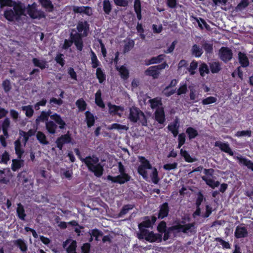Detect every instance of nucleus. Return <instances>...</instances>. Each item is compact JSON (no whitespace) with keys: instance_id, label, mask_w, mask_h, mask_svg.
Wrapping results in <instances>:
<instances>
[{"instance_id":"79ce46f5","label":"nucleus","mask_w":253,"mask_h":253,"mask_svg":"<svg viewBox=\"0 0 253 253\" xmlns=\"http://www.w3.org/2000/svg\"><path fill=\"white\" fill-rule=\"evenodd\" d=\"M180 154L181 157H182L184 160L188 163H192L195 162V159L191 157L188 152L182 149H181Z\"/></svg>"},{"instance_id":"ddd939ff","label":"nucleus","mask_w":253,"mask_h":253,"mask_svg":"<svg viewBox=\"0 0 253 253\" xmlns=\"http://www.w3.org/2000/svg\"><path fill=\"white\" fill-rule=\"evenodd\" d=\"M12 6H13V10L16 15L15 20L19 21L21 16L25 15V7L21 2H17L15 1L13 2Z\"/></svg>"},{"instance_id":"6e6d98bb","label":"nucleus","mask_w":253,"mask_h":253,"mask_svg":"<svg viewBox=\"0 0 253 253\" xmlns=\"http://www.w3.org/2000/svg\"><path fill=\"white\" fill-rule=\"evenodd\" d=\"M157 229L159 233H163V232H165L167 230L166 222L164 220L161 221L158 224Z\"/></svg>"},{"instance_id":"338daca9","label":"nucleus","mask_w":253,"mask_h":253,"mask_svg":"<svg viewBox=\"0 0 253 253\" xmlns=\"http://www.w3.org/2000/svg\"><path fill=\"white\" fill-rule=\"evenodd\" d=\"M198 67V63L195 60H193L190 63V67L188 69L189 72L191 74L194 73V70L197 69Z\"/></svg>"},{"instance_id":"8fccbe9b","label":"nucleus","mask_w":253,"mask_h":253,"mask_svg":"<svg viewBox=\"0 0 253 253\" xmlns=\"http://www.w3.org/2000/svg\"><path fill=\"white\" fill-rule=\"evenodd\" d=\"M77 247V242L76 240H72L71 244L66 249L67 253H77L76 249Z\"/></svg>"},{"instance_id":"6e6552de","label":"nucleus","mask_w":253,"mask_h":253,"mask_svg":"<svg viewBox=\"0 0 253 253\" xmlns=\"http://www.w3.org/2000/svg\"><path fill=\"white\" fill-rule=\"evenodd\" d=\"M168 66L166 62H164L160 65L151 66L146 70L145 74L153 77L154 79H157L159 75L160 71L165 69Z\"/></svg>"},{"instance_id":"0eeeda50","label":"nucleus","mask_w":253,"mask_h":253,"mask_svg":"<svg viewBox=\"0 0 253 253\" xmlns=\"http://www.w3.org/2000/svg\"><path fill=\"white\" fill-rule=\"evenodd\" d=\"M73 138L72 137V134L70 133V131H68L66 134H62L60 136L58 137L55 143L56 144V147L60 150H62L63 146L65 144L72 143Z\"/></svg>"},{"instance_id":"f03ea898","label":"nucleus","mask_w":253,"mask_h":253,"mask_svg":"<svg viewBox=\"0 0 253 253\" xmlns=\"http://www.w3.org/2000/svg\"><path fill=\"white\" fill-rule=\"evenodd\" d=\"M81 37V36L79 33H76L75 34H73L71 33L70 34L71 40H65L62 48L67 50L74 43L78 51H82L84 47V42Z\"/></svg>"},{"instance_id":"4be33fe9","label":"nucleus","mask_w":253,"mask_h":253,"mask_svg":"<svg viewBox=\"0 0 253 253\" xmlns=\"http://www.w3.org/2000/svg\"><path fill=\"white\" fill-rule=\"evenodd\" d=\"M45 128L49 134L53 135L56 133L57 126L53 121H49L45 123Z\"/></svg>"},{"instance_id":"c03bdc74","label":"nucleus","mask_w":253,"mask_h":253,"mask_svg":"<svg viewBox=\"0 0 253 253\" xmlns=\"http://www.w3.org/2000/svg\"><path fill=\"white\" fill-rule=\"evenodd\" d=\"M186 133L189 139L195 138L198 135L197 130L192 127H188L186 130Z\"/></svg>"},{"instance_id":"7ed1b4c3","label":"nucleus","mask_w":253,"mask_h":253,"mask_svg":"<svg viewBox=\"0 0 253 253\" xmlns=\"http://www.w3.org/2000/svg\"><path fill=\"white\" fill-rule=\"evenodd\" d=\"M138 238L139 240L145 239L150 243H161L162 241V235L160 233H154L153 231L148 230H142L138 234Z\"/></svg>"},{"instance_id":"f257e3e1","label":"nucleus","mask_w":253,"mask_h":253,"mask_svg":"<svg viewBox=\"0 0 253 253\" xmlns=\"http://www.w3.org/2000/svg\"><path fill=\"white\" fill-rule=\"evenodd\" d=\"M74 151L78 158L85 164L89 171L93 173L97 177H100L102 175L104 169L103 166L99 163L98 157L93 155L92 156H88L83 158L78 148H75Z\"/></svg>"},{"instance_id":"39448f33","label":"nucleus","mask_w":253,"mask_h":253,"mask_svg":"<svg viewBox=\"0 0 253 253\" xmlns=\"http://www.w3.org/2000/svg\"><path fill=\"white\" fill-rule=\"evenodd\" d=\"M28 14L32 19H42L45 17L44 12L42 10H38L36 4L34 2L32 4H28L27 7Z\"/></svg>"},{"instance_id":"a19ab883","label":"nucleus","mask_w":253,"mask_h":253,"mask_svg":"<svg viewBox=\"0 0 253 253\" xmlns=\"http://www.w3.org/2000/svg\"><path fill=\"white\" fill-rule=\"evenodd\" d=\"M91 55V66L92 68H97L98 67L100 66V62L97 59V57L95 54V53L91 50L90 51Z\"/></svg>"},{"instance_id":"9d476101","label":"nucleus","mask_w":253,"mask_h":253,"mask_svg":"<svg viewBox=\"0 0 253 253\" xmlns=\"http://www.w3.org/2000/svg\"><path fill=\"white\" fill-rule=\"evenodd\" d=\"M157 219V218L154 215L144 216L143 221L138 224L140 232H141L142 230H146L145 229V228H152Z\"/></svg>"},{"instance_id":"473e14b6","label":"nucleus","mask_w":253,"mask_h":253,"mask_svg":"<svg viewBox=\"0 0 253 253\" xmlns=\"http://www.w3.org/2000/svg\"><path fill=\"white\" fill-rule=\"evenodd\" d=\"M238 57L239 62L242 67H247L249 66V59L245 53L239 52L238 53Z\"/></svg>"},{"instance_id":"e2e57ef3","label":"nucleus","mask_w":253,"mask_h":253,"mask_svg":"<svg viewBox=\"0 0 253 253\" xmlns=\"http://www.w3.org/2000/svg\"><path fill=\"white\" fill-rule=\"evenodd\" d=\"M236 135L238 137L246 136L250 137L251 136V131L249 130L238 131L237 132Z\"/></svg>"},{"instance_id":"3c124183","label":"nucleus","mask_w":253,"mask_h":253,"mask_svg":"<svg viewBox=\"0 0 253 253\" xmlns=\"http://www.w3.org/2000/svg\"><path fill=\"white\" fill-rule=\"evenodd\" d=\"M249 4V0H241L239 3L237 5L235 9L237 11H242L248 6Z\"/></svg>"},{"instance_id":"aec40b11","label":"nucleus","mask_w":253,"mask_h":253,"mask_svg":"<svg viewBox=\"0 0 253 253\" xmlns=\"http://www.w3.org/2000/svg\"><path fill=\"white\" fill-rule=\"evenodd\" d=\"M14 147L15 154L17 156V158L21 159L24 153V150L21 148V143L19 139H17L14 142Z\"/></svg>"},{"instance_id":"1a4fd4ad","label":"nucleus","mask_w":253,"mask_h":253,"mask_svg":"<svg viewBox=\"0 0 253 253\" xmlns=\"http://www.w3.org/2000/svg\"><path fill=\"white\" fill-rule=\"evenodd\" d=\"M107 179L108 180L111 181L113 183L123 184L129 181L131 179V177L128 173H125L120 174L116 176L108 175L107 176Z\"/></svg>"},{"instance_id":"f3484780","label":"nucleus","mask_w":253,"mask_h":253,"mask_svg":"<svg viewBox=\"0 0 253 253\" xmlns=\"http://www.w3.org/2000/svg\"><path fill=\"white\" fill-rule=\"evenodd\" d=\"M214 146L219 147L220 150L226 153H228L231 156L234 155L233 152L231 149L229 145L227 143H223L219 141L215 142Z\"/></svg>"},{"instance_id":"de8ad7c7","label":"nucleus","mask_w":253,"mask_h":253,"mask_svg":"<svg viewBox=\"0 0 253 253\" xmlns=\"http://www.w3.org/2000/svg\"><path fill=\"white\" fill-rule=\"evenodd\" d=\"M152 169L153 171L150 174V177L152 179L153 183H154L155 184H157L159 183L160 181V178L158 176V171L156 168H154Z\"/></svg>"},{"instance_id":"423d86ee","label":"nucleus","mask_w":253,"mask_h":253,"mask_svg":"<svg viewBox=\"0 0 253 253\" xmlns=\"http://www.w3.org/2000/svg\"><path fill=\"white\" fill-rule=\"evenodd\" d=\"M129 119L130 121L133 123L141 124L142 126H146L147 125V120L143 112H129Z\"/></svg>"},{"instance_id":"b1692460","label":"nucleus","mask_w":253,"mask_h":253,"mask_svg":"<svg viewBox=\"0 0 253 253\" xmlns=\"http://www.w3.org/2000/svg\"><path fill=\"white\" fill-rule=\"evenodd\" d=\"M134 10L136 14L137 19L139 20L142 19V8L141 3L140 0H134Z\"/></svg>"},{"instance_id":"cd10ccee","label":"nucleus","mask_w":253,"mask_h":253,"mask_svg":"<svg viewBox=\"0 0 253 253\" xmlns=\"http://www.w3.org/2000/svg\"><path fill=\"white\" fill-rule=\"evenodd\" d=\"M236 159L239 161V164L246 166L248 169L253 171V163L251 161L245 158L239 156H237Z\"/></svg>"},{"instance_id":"412c9836","label":"nucleus","mask_w":253,"mask_h":253,"mask_svg":"<svg viewBox=\"0 0 253 253\" xmlns=\"http://www.w3.org/2000/svg\"><path fill=\"white\" fill-rule=\"evenodd\" d=\"M165 57V55L164 54H160L156 57H152L149 60L145 61V64L148 66L151 64L160 63L164 60Z\"/></svg>"},{"instance_id":"dca6fc26","label":"nucleus","mask_w":253,"mask_h":253,"mask_svg":"<svg viewBox=\"0 0 253 253\" xmlns=\"http://www.w3.org/2000/svg\"><path fill=\"white\" fill-rule=\"evenodd\" d=\"M151 108L155 111H164L161 98L156 97L149 100Z\"/></svg>"},{"instance_id":"2eb2a0df","label":"nucleus","mask_w":253,"mask_h":253,"mask_svg":"<svg viewBox=\"0 0 253 253\" xmlns=\"http://www.w3.org/2000/svg\"><path fill=\"white\" fill-rule=\"evenodd\" d=\"M169 211V208L167 202L164 203L160 206L159 211L158 214L159 219H164L167 217Z\"/></svg>"},{"instance_id":"4d7b16f0","label":"nucleus","mask_w":253,"mask_h":253,"mask_svg":"<svg viewBox=\"0 0 253 253\" xmlns=\"http://www.w3.org/2000/svg\"><path fill=\"white\" fill-rule=\"evenodd\" d=\"M2 86L5 92H9L11 88L10 81L7 79L3 81Z\"/></svg>"},{"instance_id":"774afa93","label":"nucleus","mask_w":253,"mask_h":253,"mask_svg":"<svg viewBox=\"0 0 253 253\" xmlns=\"http://www.w3.org/2000/svg\"><path fill=\"white\" fill-rule=\"evenodd\" d=\"M68 73L70 75L71 79L76 81L77 80V75L74 68L72 67H69L68 69Z\"/></svg>"},{"instance_id":"72a5a7b5","label":"nucleus","mask_w":253,"mask_h":253,"mask_svg":"<svg viewBox=\"0 0 253 253\" xmlns=\"http://www.w3.org/2000/svg\"><path fill=\"white\" fill-rule=\"evenodd\" d=\"M32 61L35 66L39 67L42 70L47 67L46 62L44 60H40L38 58H33Z\"/></svg>"},{"instance_id":"58836bf2","label":"nucleus","mask_w":253,"mask_h":253,"mask_svg":"<svg viewBox=\"0 0 253 253\" xmlns=\"http://www.w3.org/2000/svg\"><path fill=\"white\" fill-rule=\"evenodd\" d=\"M103 10L104 13L109 15L111 12L112 6L109 0H103L102 2Z\"/></svg>"},{"instance_id":"603ef678","label":"nucleus","mask_w":253,"mask_h":253,"mask_svg":"<svg viewBox=\"0 0 253 253\" xmlns=\"http://www.w3.org/2000/svg\"><path fill=\"white\" fill-rule=\"evenodd\" d=\"M174 223L176 224L169 227V230L171 231L172 232L176 231L177 233L181 232L182 225L180 224L179 221H175Z\"/></svg>"},{"instance_id":"5701e85b","label":"nucleus","mask_w":253,"mask_h":253,"mask_svg":"<svg viewBox=\"0 0 253 253\" xmlns=\"http://www.w3.org/2000/svg\"><path fill=\"white\" fill-rule=\"evenodd\" d=\"M178 123L177 120L171 123L168 126V128L173 134L174 137H176L178 134Z\"/></svg>"},{"instance_id":"4468645a","label":"nucleus","mask_w":253,"mask_h":253,"mask_svg":"<svg viewBox=\"0 0 253 253\" xmlns=\"http://www.w3.org/2000/svg\"><path fill=\"white\" fill-rule=\"evenodd\" d=\"M213 171V169H207V184L212 188L217 187L220 184V182L216 180L215 176L212 175Z\"/></svg>"},{"instance_id":"ea45409f","label":"nucleus","mask_w":253,"mask_h":253,"mask_svg":"<svg viewBox=\"0 0 253 253\" xmlns=\"http://www.w3.org/2000/svg\"><path fill=\"white\" fill-rule=\"evenodd\" d=\"M95 102L96 104L101 108L105 107L104 103L101 98V92L100 90H98L95 93Z\"/></svg>"},{"instance_id":"6ab92c4d","label":"nucleus","mask_w":253,"mask_h":253,"mask_svg":"<svg viewBox=\"0 0 253 253\" xmlns=\"http://www.w3.org/2000/svg\"><path fill=\"white\" fill-rule=\"evenodd\" d=\"M12 162L11 168L13 171H17L24 165V161L22 158L13 159Z\"/></svg>"},{"instance_id":"f704fd0d","label":"nucleus","mask_w":253,"mask_h":253,"mask_svg":"<svg viewBox=\"0 0 253 253\" xmlns=\"http://www.w3.org/2000/svg\"><path fill=\"white\" fill-rule=\"evenodd\" d=\"M96 76L100 84H102L106 80V75L103 70L100 67L96 69Z\"/></svg>"},{"instance_id":"c85d7f7f","label":"nucleus","mask_w":253,"mask_h":253,"mask_svg":"<svg viewBox=\"0 0 253 253\" xmlns=\"http://www.w3.org/2000/svg\"><path fill=\"white\" fill-rule=\"evenodd\" d=\"M52 112H42L41 114L36 119V123L37 125L40 122L48 121L49 116L51 114Z\"/></svg>"},{"instance_id":"e433bc0d","label":"nucleus","mask_w":253,"mask_h":253,"mask_svg":"<svg viewBox=\"0 0 253 253\" xmlns=\"http://www.w3.org/2000/svg\"><path fill=\"white\" fill-rule=\"evenodd\" d=\"M4 17L9 21L12 22L15 20L16 15L11 9H7L4 12Z\"/></svg>"},{"instance_id":"393cba45","label":"nucleus","mask_w":253,"mask_h":253,"mask_svg":"<svg viewBox=\"0 0 253 253\" xmlns=\"http://www.w3.org/2000/svg\"><path fill=\"white\" fill-rule=\"evenodd\" d=\"M50 118L54 120L55 122L59 125V127L61 129H64L66 126V123L61 118L60 115L57 114H54L51 115Z\"/></svg>"},{"instance_id":"20e7f679","label":"nucleus","mask_w":253,"mask_h":253,"mask_svg":"<svg viewBox=\"0 0 253 253\" xmlns=\"http://www.w3.org/2000/svg\"><path fill=\"white\" fill-rule=\"evenodd\" d=\"M138 160L141 164L137 168V172L144 179H146L148 178L147 169H152V166L150 162L144 156H139Z\"/></svg>"},{"instance_id":"a211bd4d","label":"nucleus","mask_w":253,"mask_h":253,"mask_svg":"<svg viewBox=\"0 0 253 253\" xmlns=\"http://www.w3.org/2000/svg\"><path fill=\"white\" fill-rule=\"evenodd\" d=\"M248 232L245 227L238 226L236 228L235 236L237 238H245L247 236Z\"/></svg>"},{"instance_id":"13d9d810","label":"nucleus","mask_w":253,"mask_h":253,"mask_svg":"<svg viewBox=\"0 0 253 253\" xmlns=\"http://www.w3.org/2000/svg\"><path fill=\"white\" fill-rule=\"evenodd\" d=\"M90 234L91 236H93L95 238V240L96 241L98 240V238L99 236H101L103 235V233L102 231L97 229H94L91 230V232Z\"/></svg>"},{"instance_id":"7c9ffc66","label":"nucleus","mask_w":253,"mask_h":253,"mask_svg":"<svg viewBox=\"0 0 253 253\" xmlns=\"http://www.w3.org/2000/svg\"><path fill=\"white\" fill-rule=\"evenodd\" d=\"M165 112H155V119L159 124L163 125L166 122Z\"/></svg>"},{"instance_id":"a878e982","label":"nucleus","mask_w":253,"mask_h":253,"mask_svg":"<svg viewBox=\"0 0 253 253\" xmlns=\"http://www.w3.org/2000/svg\"><path fill=\"white\" fill-rule=\"evenodd\" d=\"M16 215L20 219L23 221L25 220L26 214L23 206L20 203L17 204Z\"/></svg>"},{"instance_id":"0e129e2a","label":"nucleus","mask_w":253,"mask_h":253,"mask_svg":"<svg viewBox=\"0 0 253 253\" xmlns=\"http://www.w3.org/2000/svg\"><path fill=\"white\" fill-rule=\"evenodd\" d=\"M177 167V163L174 162L172 164H167L164 165V169L165 170H170L171 169H175Z\"/></svg>"},{"instance_id":"4c0bfd02","label":"nucleus","mask_w":253,"mask_h":253,"mask_svg":"<svg viewBox=\"0 0 253 253\" xmlns=\"http://www.w3.org/2000/svg\"><path fill=\"white\" fill-rule=\"evenodd\" d=\"M117 69L119 72L121 77L124 80H126L129 77V71L128 69L124 65L121 66Z\"/></svg>"},{"instance_id":"c756f323","label":"nucleus","mask_w":253,"mask_h":253,"mask_svg":"<svg viewBox=\"0 0 253 253\" xmlns=\"http://www.w3.org/2000/svg\"><path fill=\"white\" fill-rule=\"evenodd\" d=\"M14 243L17 247H18L21 251L23 253H26L28 247L25 241L21 239H18L14 241Z\"/></svg>"},{"instance_id":"c9c22d12","label":"nucleus","mask_w":253,"mask_h":253,"mask_svg":"<svg viewBox=\"0 0 253 253\" xmlns=\"http://www.w3.org/2000/svg\"><path fill=\"white\" fill-rule=\"evenodd\" d=\"M39 1L42 7L48 9L49 12L52 11L54 7L50 0H39Z\"/></svg>"},{"instance_id":"9b49d317","label":"nucleus","mask_w":253,"mask_h":253,"mask_svg":"<svg viewBox=\"0 0 253 253\" xmlns=\"http://www.w3.org/2000/svg\"><path fill=\"white\" fill-rule=\"evenodd\" d=\"M218 56L222 61L226 63L232 59L233 52L229 47H222L219 50Z\"/></svg>"},{"instance_id":"bb28decb","label":"nucleus","mask_w":253,"mask_h":253,"mask_svg":"<svg viewBox=\"0 0 253 253\" xmlns=\"http://www.w3.org/2000/svg\"><path fill=\"white\" fill-rule=\"evenodd\" d=\"M210 69L212 73H217L221 69V64L219 61H213L209 63Z\"/></svg>"},{"instance_id":"49530a36","label":"nucleus","mask_w":253,"mask_h":253,"mask_svg":"<svg viewBox=\"0 0 253 253\" xmlns=\"http://www.w3.org/2000/svg\"><path fill=\"white\" fill-rule=\"evenodd\" d=\"M134 206L132 205L127 204L124 205L119 213V216L122 217V216L126 214L129 210H132Z\"/></svg>"},{"instance_id":"69168bd1","label":"nucleus","mask_w":253,"mask_h":253,"mask_svg":"<svg viewBox=\"0 0 253 253\" xmlns=\"http://www.w3.org/2000/svg\"><path fill=\"white\" fill-rule=\"evenodd\" d=\"M115 4L119 6L126 7L128 5L127 0H114Z\"/></svg>"},{"instance_id":"a18cd8bd","label":"nucleus","mask_w":253,"mask_h":253,"mask_svg":"<svg viewBox=\"0 0 253 253\" xmlns=\"http://www.w3.org/2000/svg\"><path fill=\"white\" fill-rule=\"evenodd\" d=\"M37 139L40 143L44 145L48 144V141L46 139L45 135L42 131H38L36 135Z\"/></svg>"},{"instance_id":"680f3d73","label":"nucleus","mask_w":253,"mask_h":253,"mask_svg":"<svg viewBox=\"0 0 253 253\" xmlns=\"http://www.w3.org/2000/svg\"><path fill=\"white\" fill-rule=\"evenodd\" d=\"M14 1L12 0H0V7L2 8L6 6H12Z\"/></svg>"},{"instance_id":"bf43d9fd","label":"nucleus","mask_w":253,"mask_h":253,"mask_svg":"<svg viewBox=\"0 0 253 253\" xmlns=\"http://www.w3.org/2000/svg\"><path fill=\"white\" fill-rule=\"evenodd\" d=\"M9 159L10 156L9 153L7 151H5L2 154L1 160H0V163L7 164Z\"/></svg>"},{"instance_id":"5fc2aeb1","label":"nucleus","mask_w":253,"mask_h":253,"mask_svg":"<svg viewBox=\"0 0 253 253\" xmlns=\"http://www.w3.org/2000/svg\"><path fill=\"white\" fill-rule=\"evenodd\" d=\"M134 45V42L133 40H129L124 46L123 52L126 53L132 49Z\"/></svg>"},{"instance_id":"052dcab7","label":"nucleus","mask_w":253,"mask_h":253,"mask_svg":"<svg viewBox=\"0 0 253 253\" xmlns=\"http://www.w3.org/2000/svg\"><path fill=\"white\" fill-rule=\"evenodd\" d=\"M63 54L59 53L56 55L55 58V60L57 63L60 65L62 67L64 66L65 65V60L63 58Z\"/></svg>"},{"instance_id":"2f4dec72","label":"nucleus","mask_w":253,"mask_h":253,"mask_svg":"<svg viewBox=\"0 0 253 253\" xmlns=\"http://www.w3.org/2000/svg\"><path fill=\"white\" fill-rule=\"evenodd\" d=\"M85 121L88 127H91L95 123V118L90 112H85Z\"/></svg>"},{"instance_id":"864d4df0","label":"nucleus","mask_w":253,"mask_h":253,"mask_svg":"<svg viewBox=\"0 0 253 253\" xmlns=\"http://www.w3.org/2000/svg\"><path fill=\"white\" fill-rule=\"evenodd\" d=\"M186 135L185 133H180L178 136V145L177 148L180 149L185 142Z\"/></svg>"},{"instance_id":"f8f14e48","label":"nucleus","mask_w":253,"mask_h":253,"mask_svg":"<svg viewBox=\"0 0 253 253\" xmlns=\"http://www.w3.org/2000/svg\"><path fill=\"white\" fill-rule=\"evenodd\" d=\"M77 29L78 31V33L81 35V39L83 40V37L88 35L89 31V24L87 21H79L77 25Z\"/></svg>"},{"instance_id":"09e8293b","label":"nucleus","mask_w":253,"mask_h":253,"mask_svg":"<svg viewBox=\"0 0 253 253\" xmlns=\"http://www.w3.org/2000/svg\"><path fill=\"white\" fill-rule=\"evenodd\" d=\"M76 104L79 109V111H85L86 110L87 105L83 98L77 100Z\"/></svg>"},{"instance_id":"37998d69","label":"nucleus","mask_w":253,"mask_h":253,"mask_svg":"<svg viewBox=\"0 0 253 253\" xmlns=\"http://www.w3.org/2000/svg\"><path fill=\"white\" fill-rule=\"evenodd\" d=\"M191 53L193 56L196 57H199L202 54L203 50L199 46L195 44L192 47Z\"/></svg>"}]
</instances>
